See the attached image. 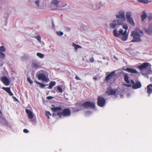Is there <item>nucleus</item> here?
I'll list each match as a JSON object with an SVG mask.
<instances>
[{"label": "nucleus", "instance_id": "f257e3e1", "mask_svg": "<svg viewBox=\"0 0 152 152\" xmlns=\"http://www.w3.org/2000/svg\"><path fill=\"white\" fill-rule=\"evenodd\" d=\"M144 35V33L142 30L138 28H136L134 31H132L131 36L133 38L131 40V42H140L142 41L141 37Z\"/></svg>", "mask_w": 152, "mask_h": 152}, {"label": "nucleus", "instance_id": "49530a36", "mask_svg": "<svg viewBox=\"0 0 152 152\" xmlns=\"http://www.w3.org/2000/svg\"><path fill=\"white\" fill-rule=\"evenodd\" d=\"M93 79L94 80H96L97 79V78L96 77H94L93 78Z\"/></svg>", "mask_w": 152, "mask_h": 152}, {"label": "nucleus", "instance_id": "423d86ee", "mask_svg": "<svg viewBox=\"0 0 152 152\" xmlns=\"http://www.w3.org/2000/svg\"><path fill=\"white\" fill-rule=\"evenodd\" d=\"M151 64L148 62H145L142 63L141 65L137 67L140 71H143L145 69H151Z\"/></svg>", "mask_w": 152, "mask_h": 152}, {"label": "nucleus", "instance_id": "5701e85b", "mask_svg": "<svg viewBox=\"0 0 152 152\" xmlns=\"http://www.w3.org/2000/svg\"><path fill=\"white\" fill-rule=\"evenodd\" d=\"M56 84V82L54 81H51L49 83V85L48 87V88L49 89H51Z\"/></svg>", "mask_w": 152, "mask_h": 152}, {"label": "nucleus", "instance_id": "c03bdc74", "mask_svg": "<svg viewBox=\"0 0 152 152\" xmlns=\"http://www.w3.org/2000/svg\"><path fill=\"white\" fill-rule=\"evenodd\" d=\"M125 85L126 86L128 87H130L131 86V85L130 84H125Z\"/></svg>", "mask_w": 152, "mask_h": 152}, {"label": "nucleus", "instance_id": "0eeeda50", "mask_svg": "<svg viewBox=\"0 0 152 152\" xmlns=\"http://www.w3.org/2000/svg\"><path fill=\"white\" fill-rule=\"evenodd\" d=\"M38 79L41 80L44 82H48L49 80V79L48 76H46L44 73H40L37 76Z\"/></svg>", "mask_w": 152, "mask_h": 152}, {"label": "nucleus", "instance_id": "6e6552de", "mask_svg": "<svg viewBox=\"0 0 152 152\" xmlns=\"http://www.w3.org/2000/svg\"><path fill=\"white\" fill-rule=\"evenodd\" d=\"M132 13L130 12H127L126 15V18L128 22L132 26H134L135 23L131 17Z\"/></svg>", "mask_w": 152, "mask_h": 152}, {"label": "nucleus", "instance_id": "e433bc0d", "mask_svg": "<svg viewBox=\"0 0 152 152\" xmlns=\"http://www.w3.org/2000/svg\"><path fill=\"white\" fill-rule=\"evenodd\" d=\"M57 34L58 35L62 36L63 35V33L62 32H57Z\"/></svg>", "mask_w": 152, "mask_h": 152}, {"label": "nucleus", "instance_id": "aec40b11", "mask_svg": "<svg viewBox=\"0 0 152 152\" xmlns=\"http://www.w3.org/2000/svg\"><path fill=\"white\" fill-rule=\"evenodd\" d=\"M2 89L8 93L10 96H12L13 95V94L11 91L10 88L3 87Z\"/></svg>", "mask_w": 152, "mask_h": 152}, {"label": "nucleus", "instance_id": "9b49d317", "mask_svg": "<svg viewBox=\"0 0 152 152\" xmlns=\"http://www.w3.org/2000/svg\"><path fill=\"white\" fill-rule=\"evenodd\" d=\"M0 80L6 86H9L10 83V81L6 77H2L0 78Z\"/></svg>", "mask_w": 152, "mask_h": 152}, {"label": "nucleus", "instance_id": "412c9836", "mask_svg": "<svg viewBox=\"0 0 152 152\" xmlns=\"http://www.w3.org/2000/svg\"><path fill=\"white\" fill-rule=\"evenodd\" d=\"M51 110L53 112H56L58 111H60L62 110V108L61 107H53L51 108Z\"/></svg>", "mask_w": 152, "mask_h": 152}, {"label": "nucleus", "instance_id": "2f4dec72", "mask_svg": "<svg viewBox=\"0 0 152 152\" xmlns=\"http://www.w3.org/2000/svg\"><path fill=\"white\" fill-rule=\"evenodd\" d=\"M137 1L140 2L147 4L148 2V0H137Z\"/></svg>", "mask_w": 152, "mask_h": 152}, {"label": "nucleus", "instance_id": "b1692460", "mask_svg": "<svg viewBox=\"0 0 152 152\" xmlns=\"http://www.w3.org/2000/svg\"><path fill=\"white\" fill-rule=\"evenodd\" d=\"M34 82L36 83L37 84L39 85L40 87L41 88H43L45 86V85L42 83L39 82L35 80L34 81Z\"/></svg>", "mask_w": 152, "mask_h": 152}, {"label": "nucleus", "instance_id": "37998d69", "mask_svg": "<svg viewBox=\"0 0 152 152\" xmlns=\"http://www.w3.org/2000/svg\"><path fill=\"white\" fill-rule=\"evenodd\" d=\"M75 79L77 80H81V79H80L79 77H78L77 76V75H76L75 76Z\"/></svg>", "mask_w": 152, "mask_h": 152}, {"label": "nucleus", "instance_id": "f704fd0d", "mask_svg": "<svg viewBox=\"0 0 152 152\" xmlns=\"http://www.w3.org/2000/svg\"><path fill=\"white\" fill-rule=\"evenodd\" d=\"M148 18L149 20H151L152 19V14L150 13L148 16Z\"/></svg>", "mask_w": 152, "mask_h": 152}, {"label": "nucleus", "instance_id": "9d476101", "mask_svg": "<svg viewBox=\"0 0 152 152\" xmlns=\"http://www.w3.org/2000/svg\"><path fill=\"white\" fill-rule=\"evenodd\" d=\"M59 2L57 0H53L51 2V8L52 10H56L59 7Z\"/></svg>", "mask_w": 152, "mask_h": 152}, {"label": "nucleus", "instance_id": "a18cd8bd", "mask_svg": "<svg viewBox=\"0 0 152 152\" xmlns=\"http://www.w3.org/2000/svg\"><path fill=\"white\" fill-rule=\"evenodd\" d=\"M130 82L131 83L133 84V85H134L135 83L134 81L133 80H131Z\"/></svg>", "mask_w": 152, "mask_h": 152}, {"label": "nucleus", "instance_id": "dca6fc26", "mask_svg": "<svg viewBox=\"0 0 152 152\" xmlns=\"http://www.w3.org/2000/svg\"><path fill=\"white\" fill-rule=\"evenodd\" d=\"M125 70L127 71L128 72H131L133 73H135L137 75L139 74V72H138L135 69H132L127 68L125 69Z\"/></svg>", "mask_w": 152, "mask_h": 152}, {"label": "nucleus", "instance_id": "473e14b6", "mask_svg": "<svg viewBox=\"0 0 152 152\" xmlns=\"http://www.w3.org/2000/svg\"><path fill=\"white\" fill-rule=\"evenodd\" d=\"M123 28L125 29V30H126L128 29V26L127 24H124L123 25Z\"/></svg>", "mask_w": 152, "mask_h": 152}, {"label": "nucleus", "instance_id": "c85d7f7f", "mask_svg": "<svg viewBox=\"0 0 152 152\" xmlns=\"http://www.w3.org/2000/svg\"><path fill=\"white\" fill-rule=\"evenodd\" d=\"M37 55L40 58H42L44 56V54L39 53H37Z\"/></svg>", "mask_w": 152, "mask_h": 152}, {"label": "nucleus", "instance_id": "c756f323", "mask_svg": "<svg viewBox=\"0 0 152 152\" xmlns=\"http://www.w3.org/2000/svg\"><path fill=\"white\" fill-rule=\"evenodd\" d=\"M57 90L58 91H57V92H59L60 93H62L63 92V90L62 88L60 87V86H58L57 87Z\"/></svg>", "mask_w": 152, "mask_h": 152}, {"label": "nucleus", "instance_id": "393cba45", "mask_svg": "<svg viewBox=\"0 0 152 152\" xmlns=\"http://www.w3.org/2000/svg\"><path fill=\"white\" fill-rule=\"evenodd\" d=\"M124 80L127 83H129L130 81L129 80V77L127 75H125L124 76Z\"/></svg>", "mask_w": 152, "mask_h": 152}, {"label": "nucleus", "instance_id": "a878e982", "mask_svg": "<svg viewBox=\"0 0 152 152\" xmlns=\"http://www.w3.org/2000/svg\"><path fill=\"white\" fill-rule=\"evenodd\" d=\"M72 46L74 47L75 49L76 50H77L79 48H82V47L81 46L75 44L74 43H72Z\"/></svg>", "mask_w": 152, "mask_h": 152}, {"label": "nucleus", "instance_id": "de8ad7c7", "mask_svg": "<svg viewBox=\"0 0 152 152\" xmlns=\"http://www.w3.org/2000/svg\"><path fill=\"white\" fill-rule=\"evenodd\" d=\"M52 106L54 107V106H54V105L53 104V105H52Z\"/></svg>", "mask_w": 152, "mask_h": 152}, {"label": "nucleus", "instance_id": "79ce46f5", "mask_svg": "<svg viewBox=\"0 0 152 152\" xmlns=\"http://www.w3.org/2000/svg\"><path fill=\"white\" fill-rule=\"evenodd\" d=\"M23 131L25 133H28V130L26 129H24Z\"/></svg>", "mask_w": 152, "mask_h": 152}, {"label": "nucleus", "instance_id": "f8f14e48", "mask_svg": "<svg viewBox=\"0 0 152 152\" xmlns=\"http://www.w3.org/2000/svg\"><path fill=\"white\" fill-rule=\"evenodd\" d=\"M119 15H116L117 18H122L124 20H125L124 12L123 11H121L119 12Z\"/></svg>", "mask_w": 152, "mask_h": 152}, {"label": "nucleus", "instance_id": "20e7f679", "mask_svg": "<svg viewBox=\"0 0 152 152\" xmlns=\"http://www.w3.org/2000/svg\"><path fill=\"white\" fill-rule=\"evenodd\" d=\"M77 105H78L79 106L81 105L85 108L91 107L92 109H94L95 107V103L89 101H86L82 104H77Z\"/></svg>", "mask_w": 152, "mask_h": 152}, {"label": "nucleus", "instance_id": "6ab92c4d", "mask_svg": "<svg viewBox=\"0 0 152 152\" xmlns=\"http://www.w3.org/2000/svg\"><path fill=\"white\" fill-rule=\"evenodd\" d=\"M117 91L116 90H113V89H110L106 91L108 96L113 95L115 94Z\"/></svg>", "mask_w": 152, "mask_h": 152}, {"label": "nucleus", "instance_id": "4468645a", "mask_svg": "<svg viewBox=\"0 0 152 152\" xmlns=\"http://www.w3.org/2000/svg\"><path fill=\"white\" fill-rule=\"evenodd\" d=\"M146 92L149 96L152 93V84H150L147 86Z\"/></svg>", "mask_w": 152, "mask_h": 152}, {"label": "nucleus", "instance_id": "1a4fd4ad", "mask_svg": "<svg viewBox=\"0 0 152 152\" xmlns=\"http://www.w3.org/2000/svg\"><path fill=\"white\" fill-rule=\"evenodd\" d=\"M106 102L105 99L101 96H99L97 99V104L100 107H103Z\"/></svg>", "mask_w": 152, "mask_h": 152}, {"label": "nucleus", "instance_id": "ea45409f", "mask_svg": "<svg viewBox=\"0 0 152 152\" xmlns=\"http://www.w3.org/2000/svg\"><path fill=\"white\" fill-rule=\"evenodd\" d=\"M35 3L37 5L38 7H39V0H37L35 2Z\"/></svg>", "mask_w": 152, "mask_h": 152}, {"label": "nucleus", "instance_id": "39448f33", "mask_svg": "<svg viewBox=\"0 0 152 152\" xmlns=\"http://www.w3.org/2000/svg\"><path fill=\"white\" fill-rule=\"evenodd\" d=\"M116 20H114L113 23L110 24V27L111 28H114L117 25H120L122 24L124 21L125 20H124L122 18H119Z\"/></svg>", "mask_w": 152, "mask_h": 152}, {"label": "nucleus", "instance_id": "ddd939ff", "mask_svg": "<svg viewBox=\"0 0 152 152\" xmlns=\"http://www.w3.org/2000/svg\"><path fill=\"white\" fill-rule=\"evenodd\" d=\"M142 86L140 82L139 81H137L134 85H133L132 87L134 89H137L140 88Z\"/></svg>", "mask_w": 152, "mask_h": 152}, {"label": "nucleus", "instance_id": "a211bd4d", "mask_svg": "<svg viewBox=\"0 0 152 152\" xmlns=\"http://www.w3.org/2000/svg\"><path fill=\"white\" fill-rule=\"evenodd\" d=\"M115 71H113L107 75L105 78V81L107 82L110 80L112 78L113 76V75Z\"/></svg>", "mask_w": 152, "mask_h": 152}, {"label": "nucleus", "instance_id": "f3484780", "mask_svg": "<svg viewBox=\"0 0 152 152\" xmlns=\"http://www.w3.org/2000/svg\"><path fill=\"white\" fill-rule=\"evenodd\" d=\"M146 32L149 34H152V24L149 25L148 29H145Z\"/></svg>", "mask_w": 152, "mask_h": 152}, {"label": "nucleus", "instance_id": "2eb2a0df", "mask_svg": "<svg viewBox=\"0 0 152 152\" xmlns=\"http://www.w3.org/2000/svg\"><path fill=\"white\" fill-rule=\"evenodd\" d=\"M25 111L29 118L32 119L33 118L34 115L32 112L31 110L28 109H26Z\"/></svg>", "mask_w": 152, "mask_h": 152}, {"label": "nucleus", "instance_id": "58836bf2", "mask_svg": "<svg viewBox=\"0 0 152 152\" xmlns=\"http://www.w3.org/2000/svg\"><path fill=\"white\" fill-rule=\"evenodd\" d=\"M53 97L50 96H47V99L48 100L51 99H53Z\"/></svg>", "mask_w": 152, "mask_h": 152}, {"label": "nucleus", "instance_id": "f03ea898", "mask_svg": "<svg viewBox=\"0 0 152 152\" xmlns=\"http://www.w3.org/2000/svg\"><path fill=\"white\" fill-rule=\"evenodd\" d=\"M114 35L116 37L120 38L123 41H126L128 37L129 33H127L126 30H125L124 31L123 29H121L118 31V33L117 32L116 29H115L113 31Z\"/></svg>", "mask_w": 152, "mask_h": 152}, {"label": "nucleus", "instance_id": "7c9ffc66", "mask_svg": "<svg viewBox=\"0 0 152 152\" xmlns=\"http://www.w3.org/2000/svg\"><path fill=\"white\" fill-rule=\"evenodd\" d=\"M6 49L4 47L2 46L0 47V53H2V52L5 51Z\"/></svg>", "mask_w": 152, "mask_h": 152}, {"label": "nucleus", "instance_id": "7ed1b4c3", "mask_svg": "<svg viewBox=\"0 0 152 152\" xmlns=\"http://www.w3.org/2000/svg\"><path fill=\"white\" fill-rule=\"evenodd\" d=\"M71 114V110L68 108L64 109L61 112H58L57 113V115L60 118H62V116L64 117L69 116H70Z\"/></svg>", "mask_w": 152, "mask_h": 152}, {"label": "nucleus", "instance_id": "cd10ccee", "mask_svg": "<svg viewBox=\"0 0 152 152\" xmlns=\"http://www.w3.org/2000/svg\"><path fill=\"white\" fill-rule=\"evenodd\" d=\"M32 67L34 69H37L39 67V66L36 63L33 62L32 65Z\"/></svg>", "mask_w": 152, "mask_h": 152}, {"label": "nucleus", "instance_id": "72a5a7b5", "mask_svg": "<svg viewBox=\"0 0 152 152\" xmlns=\"http://www.w3.org/2000/svg\"><path fill=\"white\" fill-rule=\"evenodd\" d=\"M46 115L48 116V119H49V116H51V114L49 111H46Z\"/></svg>", "mask_w": 152, "mask_h": 152}, {"label": "nucleus", "instance_id": "4c0bfd02", "mask_svg": "<svg viewBox=\"0 0 152 152\" xmlns=\"http://www.w3.org/2000/svg\"><path fill=\"white\" fill-rule=\"evenodd\" d=\"M89 61L90 62L93 63L94 61V59L93 57L91 58H90L89 60Z\"/></svg>", "mask_w": 152, "mask_h": 152}, {"label": "nucleus", "instance_id": "8fccbe9b", "mask_svg": "<svg viewBox=\"0 0 152 152\" xmlns=\"http://www.w3.org/2000/svg\"><path fill=\"white\" fill-rule=\"evenodd\" d=\"M64 6H61V7H63Z\"/></svg>", "mask_w": 152, "mask_h": 152}, {"label": "nucleus", "instance_id": "c9c22d12", "mask_svg": "<svg viewBox=\"0 0 152 152\" xmlns=\"http://www.w3.org/2000/svg\"><path fill=\"white\" fill-rule=\"evenodd\" d=\"M27 80L28 82L30 84H32L33 83V81L29 77L27 78Z\"/></svg>", "mask_w": 152, "mask_h": 152}, {"label": "nucleus", "instance_id": "09e8293b", "mask_svg": "<svg viewBox=\"0 0 152 152\" xmlns=\"http://www.w3.org/2000/svg\"><path fill=\"white\" fill-rule=\"evenodd\" d=\"M68 29L69 30H70V28H68Z\"/></svg>", "mask_w": 152, "mask_h": 152}, {"label": "nucleus", "instance_id": "bb28decb", "mask_svg": "<svg viewBox=\"0 0 152 152\" xmlns=\"http://www.w3.org/2000/svg\"><path fill=\"white\" fill-rule=\"evenodd\" d=\"M5 54L3 53H0V59L4 60L5 58Z\"/></svg>", "mask_w": 152, "mask_h": 152}, {"label": "nucleus", "instance_id": "4be33fe9", "mask_svg": "<svg viewBox=\"0 0 152 152\" xmlns=\"http://www.w3.org/2000/svg\"><path fill=\"white\" fill-rule=\"evenodd\" d=\"M147 16L146 15V12L145 11H143L142 12V14L141 16V18L142 20V21L144 20L146 18Z\"/></svg>", "mask_w": 152, "mask_h": 152}, {"label": "nucleus", "instance_id": "a19ab883", "mask_svg": "<svg viewBox=\"0 0 152 152\" xmlns=\"http://www.w3.org/2000/svg\"><path fill=\"white\" fill-rule=\"evenodd\" d=\"M36 38L38 41H40L41 37L39 36H37L36 37Z\"/></svg>", "mask_w": 152, "mask_h": 152}]
</instances>
